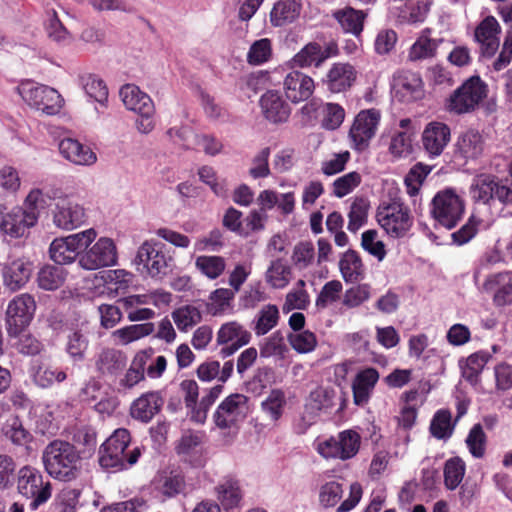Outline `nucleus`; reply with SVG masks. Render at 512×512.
<instances>
[{
	"label": "nucleus",
	"mask_w": 512,
	"mask_h": 512,
	"mask_svg": "<svg viewBox=\"0 0 512 512\" xmlns=\"http://www.w3.org/2000/svg\"><path fill=\"white\" fill-rule=\"evenodd\" d=\"M81 451L68 441L55 439L42 452L45 471L54 479L70 482L81 472Z\"/></svg>",
	"instance_id": "nucleus-1"
},
{
	"label": "nucleus",
	"mask_w": 512,
	"mask_h": 512,
	"mask_svg": "<svg viewBox=\"0 0 512 512\" xmlns=\"http://www.w3.org/2000/svg\"><path fill=\"white\" fill-rule=\"evenodd\" d=\"M130 433L127 429H117L100 448L99 463L104 468L116 471L127 469L134 465L140 455L139 447L129 449Z\"/></svg>",
	"instance_id": "nucleus-2"
},
{
	"label": "nucleus",
	"mask_w": 512,
	"mask_h": 512,
	"mask_svg": "<svg viewBox=\"0 0 512 512\" xmlns=\"http://www.w3.org/2000/svg\"><path fill=\"white\" fill-rule=\"evenodd\" d=\"M488 85L478 75L466 79L447 100V109L457 115L474 112L487 97Z\"/></svg>",
	"instance_id": "nucleus-3"
},
{
	"label": "nucleus",
	"mask_w": 512,
	"mask_h": 512,
	"mask_svg": "<svg viewBox=\"0 0 512 512\" xmlns=\"http://www.w3.org/2000/svg\"><path fill=\"white\" fill-rule=\"evenodd\" d=\"M464 200L452 189L437 192L430 203V215L436 225L451 230L463 218Z\"/></svg>",
	"instance_id": "nucleus-4"
},
{
	"label": "nucleus",
	"mask_w": 512,
	"mask_h": 512,
	"mask_svg": "<svg viewBox=\"0 0 512 512\" xmlns=\"http://www.w3.org/2000/svg\"><path fill=\"white\" fill-rule=\"evenodd\" d=\"M376 220L385 233L394 239L407 236L413 225L408 207L396 201L380 205L377 208Z\"/></svg>",
	"instance_id": "nucleus-5"
},
{
	"label": "nucleus",
	"mask_w": 512,
	"mask_h": 512,
	"mask_svg": "<svg viewBox=\"0 0 512 512\" xmlns=\"http://www.w3.org/2000/svg\"><path fill=\"white\" fill-rule=\"evenodd\" d=\"M360 445V434L352 429H347L339 432L337 436L318 441L315 450L325 459L346 461L357 455Z\"/></svg>",
	"instance_id": "nucleus-6"
},
{
	"label": "nucleus",
	"mask_w": 512,
	"mask_h": 512,
	"mask_svg": "<svg viewBox=\"0 0 512 512\" xmlns=\"http://www.w3.org/2000/svg\"><path fill=\"white\" fill-rule=\"evenodd\" d=\"M248 400L247 396L240 393H233L227 396L213 413L215 426L220 430H228L233 435L237 434L239 423L247 415Z\"/></svg>",
	"instance_id": "nucleus-7"
},
{
	"label": "nucleus",
	"mask_w": 512,
	"mask_h": 512,
	"mask_svg": "<svg viewBox=\"0 0 512 512\" xmlns=\"http://www.w3.org/2000/svg\"><path fill=\"white\" fill-rule=\"evenodd\" d=\"M96 236V231L90 228L66 237L56 238L49 247L50 258L59 265L72 263L81 255L79 251L86 249Z\"/></svg>",
	"instance_id": "nucleus-8"
},
{
	"label": "nucleus",
	"mask_w": 512,
	"mask_h": 512,
	"mask_svg": "<svg viewBox=\"0 0 512 512\" xmlns=\"http://www.w3.org/2000/svg\"><path fill=\"white\" fill-rule=\"evenodd\" d=\"M17 488L21 495L31 499L32 510H36L51 497V483L44 481L42 473L32 466L27 465L19 470Z\"/></svg>",
	"instance_id": "nucleus-9"
},
{
	"label": "nucleus",
	"mask_w": 512,
	"mask_h": 512,
	"mask_svg": "<svg viewBox=\"0 0 512 512\" xmlns=\"http://www.w3.org/2000/svg\"><path fill=\"white\" fill-rule=\"evenodd\" d=\"M36 311V302L30 294L23 293L14 297L6 310V330L10 338L18 336L31 323Z\"/></svg>",
	"instance_id": "nucleus-10"
},
{
	"label": "nucleus",
	"mask_w": 512,
	"mask_h": 512,
	"mask_svg": "<svg viewBox=\"0 0 512 512\" xmlns=\"http://www.w3.org/2000/svg\"><path fill=\"white\" fill-rule=\"evenodd\" d=\"M135 261L138 265H143L150 277L162 279L169 273L172 259L167 257L162 243L145 241L138 248Z\"/></svg>",
	"instance_id": "nucleus-11"
},
{
	"label": "nucleus",
	"mask_w": 512,
	"mask_h": 512,
	"mask_svg": "<svg viewBox=\"0 0 512 512\" xmlns=\"http://www.w3.org/2000/svg\"><path fill=\"white\" fill-rule=\"evenodd\" d=\"M22 98L32 107L47 115L57 114L62 107V97L57 90L46 85H34L31 82L19 88Z\"/></svg>",
	"instance_id": "nucleus-12"
},
{
	"label": "nucleus",
	"mask_w": 512,
	"mask_h": 512,
	"mask_svg": "<svg viewBox=\"0 0 512 512\" xmlns=\"http://www.w3.org/2000/svg\"><path fill=\"white\" fill-rule=\"evenodd\" d=\"M379 121L380 113L376 109L361 110L356 115L349 130L351 147L354 150L362 152L369 147L370 141L376 134Z\"/></svg>",
	"instance_id": "nucleus-13"
},
{
	"label": "nucleus",
	"mask_w": 512,
	"mask_h": 512,
	"mask_svg": "<svg viewBox=\"0 0 512 512\" xmlns=\"http://www.w3.org/2000/svg\"><path fill=\"white\" fill-rule=\"evenodd\" d=\"M117 248L114 241L101 237L79 256V265L86 270H97L117 263Z\"/></svg>",
	"instance_id": "nucleus-14"
},
{
	"label": "nucleus",
	"mask_w": 512,
	"mask_h": 512,
	"mask_svg": "<svg viewBox=\"0 0 512 512\" xmlns=\"http://www.w3.org/2000/svg\"><path fill=\"white\" fill-rule=\"evenodd\" d=\"M339 54L338 44L335 41H329L322 46L316 41L307 43L298 51L292 61L299 68H319L323 63Z\"/></svg>",
	"instance_id": "nucleus-15"
},
{
	"label": "nucleus",
	"mask_w": 512,
	"mask_h": 512,
	"mask_svg": "<svg viewBox=\"0 0 512 512\" xmlns=\"http://www.w3.org/2000/svg\"><path fill=\"white\" fill-rule=\"evenodd\" d=\"M251 340V333L237 321H230L221 325L217 332V344L222 345L219 355L227 358Z\"/></svg>",
	"instance_id": "nucleus-16"
},
{
	"label": "nucleus",
	"mask_w": 512,
	"mask_h": 512,
	"mask_svg": "<svg viewBox=\"0 0 512 512\" xmlns=\"http://www.w3.org/2000/svg\"><path fill=\"white\" fill-rule=\"evenodd\" d=\"M52 213L54 225L67 231L80 227L87 219L85 208L69 198L59 199Z\"/></svg>",
	"instance_id": "nucleus-17"
},
{
	"label": "nucleus",
	"mask_w": 512,
	"mask_h": 512,
	"mask_svg": "<svg viewBox=\"0 0 512 512\" xmlns=\"http://www.w3.org/2000/svg\"><path fill=\"white\" fill-rule=\"evenodd\" d=\"M39 213L32 210H24L21 207H15L7 212L5 221L2 223L1 234L10 238L18 239L26 236L28 230L38 222Z\"/></svg>",
	"instance_id": "nucleus-18"
},
{
	"label": "nucleus",
	"mask_w": 512,
	"mask_h": 512,
	"mask_svg": "<svg viewBox=\"0 0 512 512\" xmlns=\"http://www.w3.org/2000/svg\"><path fill=\"white\" fill-rule=\"evenodd\" d=\"M505 180L487 173L477 175L470 186L471 198L475 203H482L493 208Z\"/></svg>",
	"instance_id": "nucleus-19"
},
{
	"label": "nucleus",
	"mask_w": 512,
	"mask_h": 512,
	"mask_svg": "<svg viewBox=\"0 0 512 512\" xmlns=\"http://www.w3.org/2000/svg\"><path fill=\"white\" fill-rule=\"evenodd\" d=\"M283 90L286 98L292 103L308 100L315 91L313 78L301 71L289 72L283 80Z\"/></svg>",
	"instance_id": "nucleus-20"
},
{
	"label": "nucleus",
	"mask_w": 512,
	"mask_h": 512,
	"mask_svg": "<svg viewBox=\"0 0 512 512\" xmlns=\"http://www.w3.org/2000/svg\"><path fill=\"white\" fill-rule=\"evenodd\" d=\"M451 131L447 124L432 121L426 125L422 133V145L430 157L441 155L450 141Z\"/></svg>",
	"instance_id": "nucleus-21"
},
{
	"label": "nucleus",
	"mask_w": 512,
	"mask_h": 512,
	"mask_svg": "<svg viewBox=\"0 0 512 512\" xmlns=\"http://www.w3.org/2000/svg\"><path fill=\"white\" fill-rule=\"evenodd\" d=\"M32 274V263L25 258L8 259L1 268L3 284L11 291L25 286Z\"/></svg>",
	"instance_id": "nucleus-22"
},
{
	"label": "nucleus",
	"mask_w": 512,
	"mask_h": 512,
	"mask_svg": "<svg viewBox=\"0 0 512 512\" xmlns=\"http://www.w3.org/2000/svg\"><path fill=\"white\" fill-rule=\"evenodd\" d=\"M356 77L357 72L351 64L337 62L332 64L322 83L330 92L341 93L351 88Z\"/></svg>",
	"instance_id": "nucleus-23"
},
{
	"label": "nucleus",
	"mask_w": 512,
	"mask_h": 512,
	"mask_svg": "<svg viewBox=\"0 0 512 512\" xmlns=\"http://www.w3.org/2000/svg\"><path fill=\"white\" fill-rule=\"evenodd\" d=\"M261 112L269 122L278 124L289 119L291 108L276 90L266 91L259 100Z\"/></svg>",
	"instance_id": "nucleus-24"
},
{
	"label": "nucleus",
	"mask_w": 512,
	"mask_h": 512,
	"mask_svg": "<svg viewBox=\"0 0 512 512\" xmlns=\"http://www.w3.org/2000/svg\"><path fill=\"white\" fill-rule=\"evenodd\" d=\"M164 405V398L160 391L143 393L132 402L130 415L133 419L143 423L150 422Z\"/></svg>",
	"instance_id": "nucleus-25"
},
{
	"label": "nucleus",
	"mask_w": 512,
	"mask_h": 512,
	"mask_svg": "<svg viewBox=\"0 0 512 512\" xmlns=\"http://www.w3.org/2000/svg\"><path fill=\"white\" fill-rule=\"evenodd\" d=\"M379 372L373 367L360 370L352 383L354 403L362 406L368 403L371 394L379 380Z\"/></svg>",
	"instance_id": "nucleus-26"
},
{
	"label": "nucleus",
	"mask_w": 512,
	"mask_h": 512,
	"mask_svg": "<svg viewBox=\"0 0 512 512\" xmlns=\"http://www.w3.org/2000/svg\"><path fill=\"white\" fill-rule=\"evenodd\" d=\"M483 289L486 292H494L493 301L496 306L512 304V273L503 272L489 276Z\"/></svg>",
	"instance_id": "nucleus-27"
},
{
	"label": "nucleus",
	"mask_w": 512,
	"mask_h": 512,
	"mask_svg": "<svg viewBox=\"0 0 512 512\" xmlns=\"http://www.w3.org/2000/svg\"><path fill=\"white\" fill-rule=\"evenodd\" d=\"M484 151V140L482 135L476 130H468L461 134L456 142L454 155L457 159L465 162L475 160L482 155Z\"/></svg>",
	"instance_id": "nucleus-28"
},
{
	"label": "nucleus",
	"mask_w": 512,
	"mask_h": 512,
	"mask_svg": "<svg viewBox=\"0 0 512 512\" xmlns=\"http://www.w3.org/2000/svg\"><path fill=\"white\" fill-rule=\"evenodd\" d=\"M332 16L344 33L359 37L363 32L364 22L368 14L363 10L346 6L342 9L335 10Z\"/></svg>",
	"instance_id": "nucleus-29"
},
{
	"label": "nucleus",
	"mask_w": 512,
	"mask_h": 512,
	"mask_svg": "<svg viewBox=\"0 0 512 512\" xmlns=\"http://www.w3.org/2000/svg\"><path fill=\"white\" fill-rule=\"evenodd\" d=\"M120 97L127 109L139 115H152L154 111L150 96L133 84H126L120 89Z\"/></svg>",
	"instance_id": "nucleus-30"
},
{
	"label": "nucleus",
	"mask_w": 512,
	"mask_h": 512,
	"mask_svg": "<svg viewBox=\"0 0 512 512\" xmlns=\"http://www.w3.org/2000/svg\"><path fill=\"white\" fill-rule=\"evenodd\" d=\"M59 151L64 158L76 165H92L97 160L95 152L90 147L73 138L62 139Z\"/></svg>",
	"instance_id": "nucleus-31"
},
{
	"label": "nucleus",
	"mask_w": 512,
	"mask_h": 512,
	"mask_svg": "<svg viewBox=\"0 0 512 512\" xmlns=\"http://www.w3.org/2000/svg\"><path fill=\"white\" fill-rule=\"evenodd\" d=\"M339 269L346 283H357L365 277V267L361 256L353 249H348L341 255Z\"/></svg>",
	"instance_id": "nucleus-32"
},
{
	"label": "nucleus",
	"mask_w": 512,
	"mask_h": 512,
	"mask_svg": "<svg viewBox=\"0 0 512 512\" xmlns=\"http://www.w3.org/2000/svg\"><path fill=\"white\" fill-rule=\"evenodd\" d=\"M302 5L297 0H277L270 11V23L273 27H282L293 23L301 13Z\"/></svg>",
	"instance_id": "nucleus-33"
},
{
	"label": "nucleus",
	"mask_w": 512,
	"mask_h": 512,
	"mask_svg": "<svg viewBox=\"0 0 512 512\" xmlns=\"http://www.w3.org/2000/svg\"><path fill=\"white\" fill-rule=\"evenodd\" d=\"M127 363L126 355L114 348H104L98 354L95 362L97 371L101 375H116L122 371Z\"/></svg>",
	"instance_id": "nucleus-34"
},
{
	"label": "nucleus",
	"mask_w": 512,
	"mask_h": 512,
	"mask_svg": "<svg viewBox=\"0 0 512 512\" xmlns=\"http://www.w3.org/2000/svg\"><path fill=\"white\" fill-rule=\"evenodd\" d=\"M152 355V348L137 352L131 362L129 369L126 371L124 377L120 380V386L126 389H131L138 383L144 381L145 367Z\"/></svg>",
	"instance_id": "nucleus-35"
},
{
	"label": "nucleus",
	"mask_w": 512,
	"mask_h": 512,
	"mask_svg": "<svg viewBox=\"0 0 512 512\" xmlns=\"http://www.w3.org/2000/svg\"><path fill=\"white\" fill-rule=\"evenodd\" d=\"M396 93L403 101L412 102L419 100L424 95L421 77L413 72H405L396 79Z\"/></svg>",
	"instance_id": "nucleus-36"
},
{
	"label": "nucleus",
	"mask_w": 512,
	"mask_h": 512,
	"mask_svg": "<svg viewBox=\"0 0 512 512\" xmlns=\"http://www.w3.org/2000/svg\"><path fill=\"white\" fill-rule=\"evenodd\" d=\"M217 498L225 512H238L242 501V492L238 481L225 479L217 487Z\"/></svg>",
	"instance_id": "nucleus-37"
},
{
	"label": "nucleus",
	"mask_w": 512,
	"mask_h": 512,
	"mask_svg": "<svg viewBox=\"0 0 512 512\" xmlns=\"http://www.w3.org/2000/svg\"><path fill=\"white\" fill-rule=\"evenodd\" d=\"M491 355L485 351H478L471 354L466 359L465 366L462 367L463 378L472 385L480 382V374L488 363Z\"/></svg>",
	"instance_id": "nucleus-38"
},
{
	"label": "nucleus",
	"mask_w": 512,
	"mask_h": 512,
	"mask_svg": "<svg viewBox=\"0 0 512 512\" xmlns=\"http://www.w3.org/2000/svg\"><path fill=\"white\" fill-rule=\"evenodd\" d=\"M279 309L274 304L264 305L256 315L253 330L257 336L267 334L279 321Z\"/></svg>",
	"instance_id": "nucleus-39"
},
{
	"label": "nucleus",
	"mask_w": 512,
	"mask_h": 512,
	"mask_svg": "<svg viewBox=\"0 0 512 512\" xmlns=\"http://www.w3.org/2000/svg\"><path fill=\"white\" fill-rule=\"evenodd\" d=\"M66 270L60 266L45 265L38 272L37 282L40 288L48 291L58 289L65 281Z\"/></svg>",
	"instance_id": "nucleus-40"
},
{
	"label": "nucleus",
	"mask_w": 512,
	"mask_h": 512,
	"mask_svg": "<svg viewBox=\"0 0 512 512\" xmlns=\"http://www.w3.org/2000/svg\"><path fill=\"white\" fill-rule=\"evenodd\" d=\"M285 406L286 397L281 389H272L261 403L262 411L273 422H277L282 417Z\"/></svg>",
	"instance_id": "nucleus-41"
},
{
	"label": "nucleus",
	"mask_w": 512,
	"mask_h": 512,
	"mask_svg": "<svg viewBox=\"0 0 512 512\" xmlns=\"http://www.w3.org/2000/svg\"><path fill=\"white\" fill-rule=\"evenodd\" d=\"M444 484L448 490H455L462 482L466 464L460 457H452L444 464Z\"/></svg>",
	"instance_id": "nucleus-42"
},
{
	"label": "nucleus",
	"mask_w": 512,
	"mask_h": 512,
	"mask_svg": "<svg viewBox=\"0 0 512 512\" xmlns=\"http://www.w3.org/2000/svg\"><path fill=\"white\" fill-rule=\"evenodd\" d=\"M291 275V267L283 259L272 261L266 273L267 282L276 289L286 287L290 282Z\"/></svg>",
	"instance_id": "nucleus-43"
},
{
	"label": "nucleus",
	"mask_w": 512,
	"mask_h": 512,
	"mask_svg": "<svg viewBox=\"0 0 512 512\" xmlns=\"http://www.w3.org/2000/svg\"><path fill=\"white\" fill-rule=\"evenodd\" d=\"M465 443L470 454L474 458L481 459L485 456L487 436L483 430L482 424L476 423L471 427L466 437Z\"/></svg>",
	"instance_id": "nucleus-44"
},
{
	"label": "nucleus",
	"mask_w": 512,
	"mask_h": 512,
	"mask_svg": "<svg viewBox=\"0 0 512 512\" xmlns=\"http://www.w3.org/2000/svg\"><path fill=\"white\" fill-rule=\"evenodd\" d=\"M172 317L180 331H187L202 320L200 310L193 305L179 307L172 313Z\"/></svg>",
	"instance_id": "nucleus-45"
},
{
	"label": "nucleus",
	"mask_w": 512,
	"mask_h": 512,
	"mask_svg": "<svg viewBox=\"0 0 512 512\" xmlns=\"http://www.w3.org/2000/svg\"><path fill=\"white\" fill-rule=\"evenodd\" d=\"M196 268L210 279L218 278L225 270L226 262L221 256H198L195 260Z\"/></svg>",
	"instance_id": "nucleus-46"
},
{
	"label": "nucleus",
	"mask_w": 512,
	"mask_h": 512,
	"mask_svg": "<svg viewBox=\"0 0 512 512\" xmlns=\"http://www.w3.org/2000/svg\"><path fill=\"white\" fill-rule=\"evenodd\" d=\"M224 389L222 384L215 385L207 390L206 394L198 400L197 408L191 416L192 420L198 423H204L207 418V413L216 400L220 397Z\"/></svg>",
	"instance_id": "nucleus-47"
},
{
	"label": "nucleus",
	"mask_w": 512,
	"mask_h": 512,
	"mask_svg": "<svg viewBox=\"0 0 512 512\" xmlns=\"http://www.w3.org/2000/svg\"><path fill=\"white\" fill-rule=\"evenodd\" d=\"M430 433L433 437L441 440L452 436L453 426L451 425V413L449 410H438L430 423Z\"/></svg>",
	"instance_id": "nucleus-48"
},
{
	"label": "nucleus",
	"mask_w": 512,
	"mask_h": 512,
	"mask_svg": "<svg viewBox=\"0 0 512 512\" xmlns=\"http://www.w3.org/2000/svg\"><path fill=\"white\" fill-rule=\"evenodd\" d=\"M361 247L379 262L383 261L387 255L385 243L378 239V232L375 229H369L362 233Z\"/></svg>",
	"instance_id": "nucleus-49"
},
{
	"label": "nucleus",
	"mask_w": 512,
	"mask_h": 512,
	"mask_svg": "<svg viewBox=\"0 0 512 512\" xmlns=\"http://www.w3.org/2000/svg\"><path fill=\"white\" fill-rule=\"evenodd\" d=\"M235 291L227 288H218L210 295L211 303L208 305V311L212 315H221L232 308V300Z\"/></svg>",
	"instance_id": "nucleus-50"
},
{
	"label": "nucleus",
	"mask_w": 512,
	"mask_h": 512,
	"mask_svg": "<svg viewBox=\"0 0 512 512\" xmlns=\"http://www.w3.org/2000/svg\"><path fill=\"white\" fill-rule=\"evenodd\" d=\"M81 83L86 94L95 101L103 104L108 98V88L105 82L93 74L81 77Z\"/></svg>",
	"instance_id": "nucleus-51"
},
{
	"label": "nucleus",
	"mask_w": 512,
	"mask_h": 512,
	"mask_svg": "<svg viewBox=\"0 0 512 512\" xmlns=\"http://www.w3.org/2000/svg\"><path fill=\"white\" fill-rule=\"evenodd\" d=\"M153 330L154 325L152 323L133 324L116 330L113 335L117 337L122 344H129L150 335Z\"/></svg>",
	"instance_id": "nucleus-52"
},
{
	"label": "nucleus",
	"mask_w": 512,
	"mask_h": 512,
	"mask_svg": "<svg viewBox=\"0 0 512 512\" xmlns=\"http://www.w3.org/2000/svg\"><path fill=\"white\" fill-rule=\"evenodd\" d=\"M186 487L185 478L181 473L171 471L161 477L159 481V491L168 498L177 496L183 493Z\"/></svg>",
	"instance_id": "nucleus-53"
},
{
	"label": "nucleus",
	"mask_w": 512,
	"mask_h": 512,
	"mask_svg": "<svg viewBox=\"0 0 512 512\" xmlns=\"http://www.w3.org/2000/svg\"><path fill=\"white\" fill-rule=\"evenodd\" d=\"M343 496V485L338 481H329L320 487L319 503L327 509L335 507Z\"/></svg>",
	"instance_id": "nucleus-54"
},
{
	"label": "nucleus",
	"mask_w": 512,
	"mask_h": 512,
	"mask_svg": "<svg viewBox=\"0 0 512 512\" xmlns=\"http://www.w3.org/2000/svg\"><path fill=\"white\" fill-rule=\"evenodd\" d=\"M272 45L268 38L256 40L247 53V62L251 65H261L270 60Z\"/></svg>",
	"instance_id": "nucleus-55"
},
{
	"label": "nucleus",
	"mask_w": 512,
	"mask_h": 512,
	"mask_svg": "<svg viewBox=\"0 0 512 512\" xmlns=\"http://www.w3.org/2000/svg\"><path fill=\"white\" fill-rule=\"evenodd\" d=\"M343 285L339 280H331L324 284L316 298V306L319 309H325L328 305L335 303L340 299Z\"/></svg>",
	"instance_id": "nucleus-56"
},
{
	"label": "nucleus",
	"mask_w": 512,
	"mask_h": 512,
	"mask_svg": "<svg viewBox=\"0 0 512 512\" xmlns=\"http://www.w3.org/2000/svg\"><path fill=\"white\" fill-rule=\"evenodd\" d=\"M370 296L371 286L367 283L358 284L345 291L342 303L349 309L356 308L366 302Z\"/></svg>",
	"instance_id": "nucleus-57"
},
{
	"label": "nucleus",
	"mask_w": 512,
	"mask_h": 512,
	"mask_svg": "<svg viewBox=\"0 0 512 512\" xmlns=\"http://www.w3.org/2000/svg\"><path fill=\"white\" fill-rule=\"evenodd\" d=\"M361 175L352 171L349 172L339 178H337L333 182V193L336 197L342 198L352 192L357 186L361 183Z\"/></svg>",
	"instance_id": "nucleus-58"
},
{
	"label": "nucleus",
	"mask_w": 512,
	"mask_h": 512,
	"mask_svg": "<svg viewBox=\"0 0 512 512\" xmlns=\"http://www.w3.org/2000/svg\"><path fill=\"white\" fill-rule=\"evenodd\" d=\"M87 348L88 340L80 331H74L68 336L66 352L75 362L84 359Z\"/></svg>",
	"instance_id": "nucleus-59"
},
{
	"label": "nucleus",
	"mask_w": 512,
	"mask_h": 512,
	"mask_svg": "<svg viewBox=\"0 0 512 512\" xmlns=\"http://www.w3.org/2000/svg\"><path fill=\"white\" fill-rule=\"evenodd\" d=\"M315 257V249L312 242L304 241L295 245L292 261L299 269H305L312 264Z\"/></svg>",
	"instance_id": "nucleus-60"
},
{
	"label": "nucleus",
	"mask_w": 512,
	"mask_h": 512,
	"mask_svg": "<svg viewBox=\"0 0 512 512\" xmlns=\"http://www.w3.org/2000/svg\"><path fill=\"white\" fill-rule=\"evenodd\" d=\"M4 434L16 445H25L31 440L30 432L23 427L18 417L12 418L6 424Z\"/></svg>",
	"instance_id": "nucleus-61"
},
{
	"label": "nucleus",
	"mask_w": 512,
	"mask_h": 512,
	"mask_svg": "<svg viewBox=\"0 0 512 512\" xmlns=\"http://www.w3.org/2000/svg\"><path fill=\"white\" fill-rule=\"evenodd\" d=\"M14 338H18L17 342L15 343V347L17 351L23 355L35 356L40 354L44 349L42 342L30 333L21 332Z\"/></svg>",
	"instance_id": "nucleus-62"
},
{
	"label": "nucleus",
	"mask_w": 512,
	"mask_h": 512,
	"mask_svg": "<svg viewBox=\"0 0 512 512\" xmlns=\"http://www.w3.org/2000/svg\"><path fill=\"white\" fill-rule=\"evenodd\" d=\"M46 31L49 39H51L59 45H66L71 40L70 33L62 24L55 11L53 12L52 17L48 21Z\"/></svg>",
	"instance_id": "nucleus-63"
},
{
	"label": "nucleus",
	"mask_w": 512,
	"mask_h": 512,
	"mask_svg": "<svg viewBox=\"0 0 512 512\" xmlns=\"http://www.w3.org/2000/svg\"><path fill=\"white\" fill-rule=\"evenodd\" d=\"M497 195L498 197L493 208L502 217H512V183H508V180H505Z\"/></svg>",
	"instance_id": "nucleus-64"
}]
</instances>
